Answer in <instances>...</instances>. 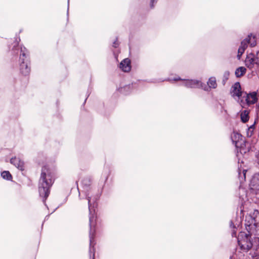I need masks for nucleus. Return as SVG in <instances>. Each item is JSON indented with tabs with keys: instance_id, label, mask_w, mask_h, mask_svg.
Returning a JSON list of instances; mask_svg holds the SVG:
<instances>
[{
	"instance_id": "nucleus-17",
	"label": "nucleus",
	"mask_w": 259,
	"mask_h": 259,
	"mask_svg": "<svg viewBox=\"0 0 259 259\" xmlns=\"http://www.w3.org/2000/svg\"><path fill=\"white\" fill-rule=\"evenodd\" d=\"M81 184H82V186H83V187H84V189H88L90 187V186L91 185V178L89 177H87V178H84L81 181Z\"/></svg>"
},
{
	"instance_id": "nucleus-18",
	"label": "nucleus",
	"mask_w": 259,
	"mask_h": 259,
	"mask_svg": "<svg viewBox=\"0 0 259 259\" xmlns=\"http://www.w3.org/2000/svg\"><path fill=\"white\" fill-rule=\"evenodd\" d=\"M241 119L243 122H247L249 119L248 112L244 110L241 114Z\"/></svg>"
},
{
	"instance_id": "nucleus-12",
	"label": "nucleus",
	"mask_w": 259,
	"mask_h": 259,
	"mask_svg": "<svg viewBox=\"0 0 259 259\" xmlns=\"http://www.w3.org/2000/svg\"><path fill=\"white\" fill-rule=\"evenodd\" d=\"M119 68L124 72H128L131 70V62L128 58L123 59L119 64Z\"/></svg>"
},
{
	"instance_id": "nucleus-10",
	"label": "nucleus",
	"mask_w": 259,
	"mask_h": 259,
	"mask_svg": "<svg viewBox=\"0 0 259 259\" xmlns=\"http://www.w3.org/2000/svg\"><path fill=\"white\" fill-rule=\"evenodd\" d=\"M250 189L256 194L259 193V173L255 174L252 178L250 183Z\"/></svg>"
},
{
	"instance_id": "nucleus-16",
	"label": "nucleus",
	"mask_w": 259,
	"mask_h": 259,
	"mask_svg": "<svg viewBox=\"0 0 259 259\" xmlns=\"http://www.w3.org/2000/svg\"><path fill=\"white\" fill-rule=\"evenodd\" d=\"M246 71V69L244 67H239L235 70V75L237 77H240L243 76Z\"/></svg>"
},
{
	"instance_id": "nucleus-8",
	"label": "nucleus",
	"mask_w": 259,
	"mask_h": 259,
	"mask_svg": "<svg viewBox=\"0 0 259 259\" xmlns=\"http://www.w3.org/2000/svg\"><path fill=\"white\" fill-rule=\"evenodd\" d=\"M238 242L240 248L242 250L247 251L251 247H253L255 250L256 247H255L250 240V236L249 234L246 233H241L238 238ZM258 244L256 245L257 246Z\"/></svg>"
},
{
	"instance_id": "nucleus-2",
	"label": "nucleus",
	"mask_w": 259,
	"mask_h": 259,
	"mask_svg": "<svg viewBox=\"0 0 259 259\" xmlns=\"http://www.w3.org/2000/svg\"><path fill=\"white\" fill-rule=\"evenodd\" d=\"M85 197L88 200V205L89 209V221H90V250L89 253L91 256V253H93L92 259H95V250L94 247L93 241H94V235L95 232L94 229L95 225V218L94 215L95 213V207L97 206L96 200L99 198V195H97L96 197L93 199L92 197L90 196V193L85 192Z\"/></svg>"
},
{
	"instance_id": "nucleus-28",
	"label": "nucleus",
	"mask_w": 259,
	"mask_h": 259,
	"mask_svg": "<svg viewBox=\"0 0 259 259\" xmlns=\"http://www.w3.org/2000/svg\"><path fill=\"white\" fill-rule=\"evenodd\" d=\"M253 126H254V125H252L250 126V128H253Z\"/></svg>"
},
{
	"instance_id": "nucleus-22",
	"label": "nucleus",
	"mask_w": 259,
	"mask_h": 259,
	"mask_svg": "<svg viewBox=\"0 0 259 259\" xmlns=\"http://www.w3.org/2000/svg\"><path fill=\"white\" fill-rule=\"evenodd\" d=\"M230 227L231 228H232L233 229V230L232 231V235L233 237L234 236H236V232L235 231V230L234 229L235 228V226L233 224V223L232 222V221H230Z\"/></svg>"
},
{
	"instance_id": "nucleus-21",
	"label": "nucleus",
	"mask_w": 259,
	"mask_h": 259,
	"mask_svg": "<svg viewBox=\"0 0 259 259\" xmlns=\"http://www.w3.org/2000/svg\"><path fill=\"white\" fill-rule=\"evenodd\" d=\"M18 42L17 41L15 42V45L13 46V48L12 51L14 52V53L18 54L19 52V47L18 46Z\"/></svg>"
},
{
	"instance_id": "nucleus-3",
	"label": "nucleus",
	"mask_w": 259,
	"mask_h": 259,
	"mask_svg": "<svg viewBox=\"0 0 259 259\" xmlns=\"http://www.w3.org/2000/svg\"><path fill=\"white\" fill-rule=\"evenodd\" d=\"M246 230L250 234L259 235V211L254 210L252 213L247 215L245 218Z\"/></svg>"
},
{
	"instance_id": "nucleus-1",
	"label": "nucleus",
	"mask_w": 259,
	"mask_h": 259,
	"mask_svg": "<svg viewBox=\"0 0 259 259\" xmlns=\"http://www.w3.org/2000/svg\"><path fill=\"white\" fill-rule=\"evenodd\" d=\"M55 178L54 170L44 166L41 169L40 177L39 180L38 191L39 195L45 201L50 194V189L53 184Z\"/></svg>"
},
{
	"instance_id": "nucleus-7",
	"label": "nucleus",
	"mask_w": 259,
	"mask_h": 259,
	"mask_svg": "<svg viewBox=\"0 0 259 259\" xmlns=\"http://www.w3.org/2000/svg\"><path fill=\"white\" fill-rule=\"evenodd\" d=\"M256 44V39L254 36L252 34L248 35L246 38L243 39L238 50L237 58L239 60L242 55L244 52L245 49L247 48L248 45L251 47H254Z\"/></svg>"
},
{
	"instance_id": "nucleus-11",
	"label": "nucleus",
	"mask_w": 259,
	"mask_h": 259,
	"mask_svg": "<svg viewBox=\"0 0 259 259\" xmlns=\"http://www.w3.org/2000/svg\"><path fill=\"white\" fill-rule=\"evenodd\" d=\"M244 98L245 99L247 105L253 104L256 102L257 100L256 93L253 92L248 94L245 93L242 99Z\"/></svg>"
},
{
	"instance_id": "nucleus-6",
	"label": "nucleus",
	"mask_w": 259,
	"mask_h": 259,
	"mask_svg": "<svg viewBox=\"0 0 259 259\" xmlns=\"http://www.w3.org/2000/svg\"><path fill=\"white\" fill-rule=\"evenodd\" d=\"M245 66L253 73H257L259 67V51L255 53H251L247 55L245 60Z\"/></svg>"
},
{
	"instance_id": "nucleus-25",
	"label": "nucleus",
	"mask_w": 259,
	"mask_h": 259,
	"mask_svg": "<svg viewBox=\"0 0 259 259\" xmlns=\"http://www.w3.org/2000/svg\"><path fill=\"white\" fill-rule=\"evenodd\" d=\"M118 45H119V44L117 40L114 41L113 43V47L114 48H117L118 46Z\"/></svg>"
},
{
	"instance_id": "nucleus-15",
	"label": "nucleus",
	"mask_w": 259,
	"mask_h": 259,
	"mask_svg": "<svg viewBox=\"0 0 259 259\" xmlns=\"http://www.w3.org/2000/svg\"><path fill=\"white\" fill-rule=\"evenodd\" d=\"M207 85L208 87H207L206 85L203 84L202 89L205 91H208L209 89L210 88H216L217 84L216 82L215 78L214 77H211L209 78L208 81H207Z\"/></svg>"
},
{
	"instance_id": "nucleus-14",
	"label": "nucleus",
	"mask_w": 259,
	"mask_h": 259,
	"mask_svg": "<svg viewBox=\"0 0 259 259\" xmlns=\"http://www.w3.org/2000/svg\"><path fill=\"white\" fill-rule=\"evenodd\" d=\"M10 162L19 169L21 170H23L24 169V162L21 160L20 158L16 157L12 158L10 160Z\"/></svg>"
},
{
	"instance_id": "nucleus-27",
	"label": "nucleus",
	"mask_w": 259,
	"mask_h": 259,
	"mask_svg": "<svg viewBox=\"0 0 259 259\" xmlns=\"http://www.w3.org/2000/svg\"><path fill=\"white\" fill-rule=\"evenodd\" d=\"M225 75L226 76L229 75V72H228V71H227V72H226L225 73Z\"/></svg>"
},
{
	"instance_id": "nucleus-23",
	"label": "nucleus",
	"mask_w": 259,
	"mask_h": 259,
	"mask_svg": "<svg viewBox=\"0 0 259 259\" xmlns=\"http://www.w3.org/2000/svg\"><path fill=\"white\" fill-rule=\"evenodd\" d=\"M256 241H257V242H258V245L257 246L256 248L255 249V253L256 254V255L259 256V238H257L256 239Z\"/></svg>"
},
{
	"instance_id": "nucleus-9",
	"label": "nucleus",
	"mask_w": 259,
	"mask_h": 259,
	"mask_svg": "<svg viewBox=\"0 0 259 259\" xmlns=\"http://www.w3.org/2000/svg\"><path fill=\"white\" fill-rule=\"evenodd\" d=\"M165 80L168 81H178V80H182L183 81V83H181V85L185 86L187 88H203V83L199 80L197 79H182L179 77H175L173 79L168 78L165 79Z\"/></svg>"
},
{
	"instance_id": "nucleus-4",
	"label": "nucleus",
	"mask_w": 259,
	"mask_h": 259,
	"mask_svg": "<svg viewBox=\"0 0 259 259\" xmlns=\"http://www.w3.org/2000/svg\"><path fill=\"white\" fill-rule=\"evenodd\" d=\"M19 69L20 72L24 76L29 74L30 72L29 53L26 48L21 47L19 57Z\"/></svg>"
},
{
	"instance_id": "nucleus-20",
	"label": "nucleus",
	"mask_w": 259,
	"mask_h": 259,
	"mask_svg": "<svg viewBox=\"0 0 259 259\" xmlns=\"http://www.w3.org/2000/svg\"><path fill=\"white\" fill-rule=\"evenodd\" d=\"M1 176L4 179L10 180L12 178V175L9 171H4L1 173Z\"/></svg>"
},
{
	"instance_id": "nucleus-24",
	"label": "nucleus",
	"mask_w": 259,
	"mask_h": 259,
	"mask_svg": "<svg viewBox=\"0 0 259 259\" xmlns=\"http://www.w3.org/2000/svg\"><path fill=\"white\" fill-rule=\"evenodd\" d=\"M158 0H151L150 1V7L151 8H154V4L156 3Z\"/></svg>"
},
{
	"instance_id": "nucleus-13",
	"label": "nucleus",
	"mask_w": 259,
	"mask_h": 259,
	"mask_svg": "<svg viewBox=\"0 0 259 259\" xmlns=\"http://www.w3.org/2000/svg\"><path fill=\"white\" fill-rule=\"evenodd\" d=\"M233 95L239 98H242L245 93L241 91V86L239 82H236L233 87Z\"/></svg>"
},
{
	"instance_id": "nucleus-5",
	"label": "nucleus",
	"mask_w": 259,
	"mask_h": 259,
	"mask_svg": "<svg viewBox=\"0 0 259 259\" xmlns=\"http://www.w3.org/2000/svg\"><path fill=\"white\" fill-rule=\"evenodd\" d=\"M231 139L237 149V157L239 156V153L243 155L249 151L246 147L245 142L241 134L234 132L231 135Z\"/></svg>"
},
{
	"instance_id": "nucleus-19",
	"label": "nucleus",
	"mask_w": 259,
	"mask_h": 259,
	"mask_svg": "<svg viewBox=\"0 0 259 259\" xmlns=\"http://www.w3.org/2000/svg\"><path fill=\"white\" fill-rule=\"evenodd\" d=\"M247 170L246 169H243L242 172H240V170L239 169L238 170V177L241 182L245 181L246 178V173Z\"/></svg>"
},
{
	"instance_id": "nucleus-26",
	"label": "nucleus",
	"mask_w": 259,
	"mask_h": 259,
	"mask_svg": "<svg viewBox=\"0 0 259 259\" xmlns=\"http://www.w3.org/2000/svg\"><path fill=\"white\" fill-rule=\"evenodd\" d=\"M131 88V85H128L125 86L123 88V90H126L130 89Z\"/></svg>"
}]
</instances>
